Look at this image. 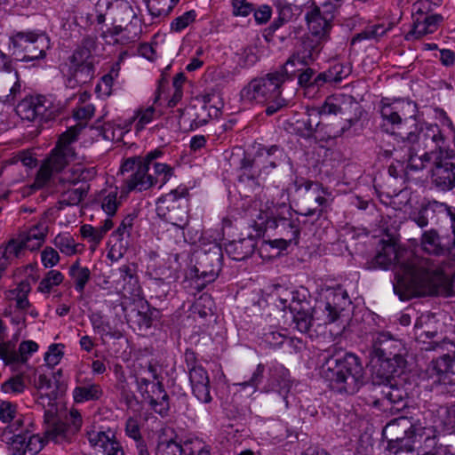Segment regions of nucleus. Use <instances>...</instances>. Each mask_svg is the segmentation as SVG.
Wrapping results in <instances>:
<instances>
[{
    "label": "nucleus",
    "instance_id": "nucleus-46",
    "mask_svg": "<svg viewBox=\"0 0 455 455\" xmlns=\"http://www.w3.org/2000/svg\"><path fill=\"white\" fill-rule=\"evenodd\" d=\"M150 166L153 167V173H151L153 184L154 186L158 185L159 188H163L173 175V169L166 164L158 163L154 160Z\"/></svg>",
    "mask_w": 455,
    "mask_h": 455
},
{
    "label": "nucleus",
    "instance_id": "nucleus-18",
    "mask_svg": "<svg viewBox=\"0 0 455 455\" xmlns=\"http://www.w3.org/2000/svg\"><path fill=\"white\" fill-rule=\"evenodd\" d=\"M413 433L416 442L422 449L421 455H453L444 445H437L436 431L432 426H427L419 420L414 422Z\"/></svg>",
    "mask_w": 455,
    "mask_h": 455
},
{
    "label": "nucleus",
    "instance_id": "nucleus-19",
    "mask_svg": "<svg viewBox=\"0 0 455 455\" xmlns=\"http://www.w3.org/2000/svg\"><path fill=\"white\" fill-rule=\"evenodd\" d=\"M431 181L439 190L447 191L455 188V164L447 156L435 158L431 170Z\"/></svg>",
    "mask_w": 455,
    "mask_h": 455
},
{
    "label": "nucleus",
    "instance_id": "nucleus-20",
    "mask_svg": "<svg viewBox=\"0 0 455 455\" xmlns=\"http://www.w3.org/2000/svg\"><path fill=\"white\" fill-rule=\"evenodd\" d=\"M422 250L435 256H449L455 259L454 242L446 236H441L436 230L425 231L421 235Z\"/></svg>",
    "mask_w": 455,
    "mask_h": 455
},
{
    "label": "nucleus",
    "instance_id": "nucleus-5",
    "mask_svg": "<svg viewBox=\"0 0 455 455\" xmlns=\"http://www.w3.org/2000/svg\"><path fill=\"white\" fill-rule=\"evenodd\" d=\"M31 427L29 421L17 419L3 429L0 439L5 444L8 455H36L43 450L46 441L35 434Z\"/></svg>",
    "mask_w": 455,
    "mask_h": 455
},
{
    "label": "nucleus",
    "instance_id": "nucleus-37",
    "mask_svg": "<svg viewBox=\"0 0 455 455\" xmlns=\"http://www.w3.org/2000/svg\"><path fill=\"white\" fill-rule=\"evenodd\" d=\"M379 361V375L380 378L384 379V381H389L395 375H400L406 363L397 364L398 360L396 357H388V356H378Z\"/></svg>",
    "mask_w": 455,
    "mask_h": 455
},
{
    "label": "nucleus",
    "instance_id": "nucleus-64",
    "mask_svg": "<svg viewBox=\"0 0 455 455\" xmlns=\"http://www.w3.org/2000/svg\"><path fill=\"white\" fill-rule=\"evenodd\" d=\"M232 13L236 17H247L253 12L254 4L248 0H232Z\"/></svg>",
    "mask_w": 455,
    "mask_h": 455
},
{
    "label": "nucleus",
    "instance_id": "nucleus-35",
    "mask_svg": "<svg viewBox=\"0 0 455 455\" xmlns=\"http://www.w3.org/2000/svg\"><path fill=\"white\" fill-rule=\"evenodd\" d=\"M68 275L74 283L75 290L83 293L91 279V270L87 267L81 266L80 261L76 260L69 267Z\"/></svg>",
    "mask_w": 455,
    "mask_h": 455
},
{
    "label": "nucleus",
    "instance_id": "nucleus-22",
    "mask_svg": "<svg viewBox=\"0 0 455 455\" xmlns=\"http://www.w3.org/2000/svg\"><path fill=\"white\" fill-rule=\"evenodd\" d=\"M89 443L105 455H125L122 444L111 429L87 432Z\"/></svg>",
    "mask_w": 455,
    "mask_h": 455
},
{
    "label": "nucleus",
    "instance_id": "nucleus-58",
    "mask_svg": "<svg viewBox=\"0 0 455 455\" xmlns=\"http://www.w3.org/2000/svg\"><path fill=\"white\" fill-rule=\"evenodd\" d=\"M80 234L82 237L91 243L93 247H96L98 244H100L104 237L99 228H94L89 224L81 226Z\"/></svg>",
    "mask_w": 455,
    "mask_h": 455
},
{
    "label": "nucleus",
    "instance_id": "nucleus-39",
    "mask_svg": "<svg viewBox=\"0 0 455 455\" xmlns=\"http://www.w3.org/2000/svg\"><path fill=\"white\" fill-rule=\"evenodd\" d=\"M75 156L68 155L59 148L54 147L52 149L50 156L44 161V163L55 173L60 174L68 166V162Z\"/></svg>",
    "mask_w": 455,
    "mask_h": 455
},
{
    "label": "nucleus",
    "instance_id": "nucleus-26",
    "mask_svg": "<svg viewBox=\"0 0 455 455\" xmlns=\"http://www.w3.org/2000/svg\"><path fill=\"white\" fill-rule=\"evenodd\" d=\"M329 30H308L300 36V49L302 55H310V63L320 52L321 44L329 38Z\"/></svg>",
    "mask_w": 455,
    "mask_h": 455
},
{
    "label": "nucleus",
    "instance_id": "nucleus-21",
    "mask_svg": "<svg viewBox=\"0 0 455 455\" xmlns=\"http://www.w3.org/2000/svg\"><path fill=\"white\" fill-rule=\"evenodd\" d=\"M380 387L381 398L373 402L374 406L383 405L384 410L399 411L406 407L407 392L402 387L389 381Z\"/></svg>",
    "mask_w": 455,
    "mask_h": 455
},
{
    "label": "nucleus",
    "instance_id": "nucleus-56",
    "mask_svg": "<svg viewBox=\"0 0 455 455\" xmlns=\"http://www.w3.org/2000/svg\"><path fill=\"white\" fill-rule=\"evenodd\" d=\"M46 37L44 35H37L34 40L28 45L27 48L24 49V52L26 53L25 57H28L29 59H37L39 57H42L44 52V41Z\"/></svg>",
    "mask_w": 455,
    "mask_h": 455
},
{
    "label": "nucleus",
    "instance_id": "nucleus-59",
    "mask_svg": "<svg viewBox=\"0 0 455 455\" xmlns=\"http://www.w3.org/2000/svg\"><path fill=\"white\" fill-rule=\"evenodd\" d=\"M17 419H23L17 416L16 405L9 401L0 403V419L4 423H12Z\"/></svg>",
    "mask_w": 455,
    "mask_h": 455
},
{
    "label": "nucleus",
    "instance_id": "nucleus-23",
    "mask_svg": "<svg viewBox=\"0 0 455 455\" xmlns=\"http://www.w3.org/2000/svg\"><path fill=\"white\" fill-rule=\"evenodd\" d=\"M168 432L173 434L172 428H163L160 440L156 447V455H197L199 451L198 441L186 440L182 444L175 442L172 437L167 440L163 435H168Z\"/></svg>",
    "mask_w": 455,
    "mask_h": 455
},
{
    "label": "nucleus",
    "instance_id": "nucleus-2",
    "mask_svg": "<svg viewBox=\"0 0 455 455\" xmlns=\"http://www.w3.org/2000/svg\"><path fill=\"white\" fill-rule=\"evenodd\" d=\"M278 301L283 309L289 308L295 328L301 333H307L314 323L318 326L335 323L351 305L347 291L340 286L324 290L314 307L306 290H282Z\"/></svg>",
    "mask_w": 455,
    "mask_h": 455
},
{
    "label": "nucleus",
    "instance_id": "nucleus-1",
    "mask_svg": "<svg viewBox=\"0 0 455 455\" xmlns=\"http://www.w3.org/2000/svg\"><path fill=\"white\" fill-rule=\"evenodd\" d=\"M372 263L383 269L394 265V291L401 299L446 293L455 274L454 261L435 263L388 243L382 244Z\"/></svg>",
    "mask_w": 455,
    "mask_h": 455
},
{
    "label": "nucleus",
    "instance_id": "nucleus-8",
    "mask_svg": "<svg viewBox=\"0 0 455 455\" xmlns=\"http://www.w3.org/2000/svg\"><path fill=\"white\" fill-rule=\"evenodd\" d=\"M416 114L417 105L411 100L383 99L380 101L381 128L386 132L394 133L409 122H414Z\"/></svg>",
    "mask_w": 455,
    "mask_h": 455
},
{
    "label": "nucleus",
    "instance_id": "nucleus-41",
    "mask_svg": "<svg viewBox=\"0 0 455 455\" xmlns=\"http://www.w3.org/2000/svg\"><path fill=\"white\" fill-rule=\"evenodd\" d=\"M28 387V378L24 373H18L1 384V391L11 395L23 394Z\"/></svg>",
    "mask_w": 455,
    "mask_h": 455
},
{
    "label": "nucleus",
    "instance_id": "nucleus-25",
    "mask_svg": "<svg viewBox=\"0 0 455 455\" xmlns=\"http://www.w3.org/2000/svg\"><path fill=\"white\" fill-rule=\"evenodd\" d=\"M291 388L290 373L287 369L282 365H275L269 368L268 378L266 386L263 387L265 392H277L283 395L284 402L288 404L286 395Z\"/></svg>",
    "mask_w": 455,
    "mask_h": 455
},
{
    "label": "nucleus",
    "instance_id": "nucleus-53",
    "mask_svg": "<svg viewBox=\"0 0 455 455\" xmlns=\"http://www.w3.org/2000/svg\"><path fill=\"white\" fill-rule=\"evenodd\" d=\"M155 114L156 109L153 106L139 108L132 117L133 121H136L135 130L140 132L145 129L153 121Z\"/></svg>",
    "mask_w": 455,
    "mask_h": 455
},
{
    "label": "nucleus",
    "instance_id": "nucleus-34",
    "mask_svg": "<svg viewBox=\"0 0 455 455\" xmlns=\"http://www.w3.org/2000/svg\"><path fill=\"white\" fill-rule=\"evenodd\" d=\"M413 425L414 423L411 424L405 438L397 439L394 443H390L391 448L395 449V455H421L422 449H419V443L414 437Z\"/></svg>",
    "mask_w": 455,
    "mask_h": 455
},
{
    "label": "nucleus",
    "instance_id": "nucleus-42",
    "mask_svg": "<svg viewBox=\"0 0 455 455\" xmlns=\"http://www.w3.org/2000/svg\"><path fill=\"white\" fill-rule=\"evenodd\" d=\"M315 195V202L318 204L317 208L308 209L303 216H316L319 219L323 212L331 205L332 202L331 193L327 188L321 186L319 190L313 193Z\"/></svg>",
    "mask_w": 455,
    "mask_h": 455
},
{
    "label": "nucleus",
    "instance_id": "nucleus-54",
    "mask_svg": "<svg viewBox=\"0 0 455 455\" xmlns=\"http://www.w3.org/2000/svg\"><path fill=\"white\" fill-rule=\"evenodd\" d=\"M185 362L188 367L189 380L192 384L193 392H196L195 383L199 382V371L197 369V357L196 353L192 349L188 348L185 352Z\"/></svg>",
    "mask_w": 455,
    "mask_h": 455
},
{
    "label": "nucleus",
    "instance_id": "nucleus-50",
    "mask_svg": "<svg viewBox=\"0 0 455 455\" xmlns=\"http://www.w3.org/2000/svg\"><path fill=\"white\" fill-rule=\"evenodd\" d=\"M87 195V188H77L68 189L61 194L59 204L60 208L64 206L77 205Z\"/></svg>",
    "mask_w": 455,
    "mask_h": 455
},
{
    "label": "nucleus",
    "instance_id": "nucleus-11",
    "mask_svg": "<svg viewBox=\"0 0 455 455\" xmlns=\"http://www.w3.org/2000/svg\"><path fill=\"white\" fill-rule=\"evenodd\" d=\"M275 12H274L272 6L267 4H254L252 14L255 24L264 26L274 16L269 28H280L292 20L294 14L290 4L278 1L275 3Z\"/></svg>",
    "mask_w": 455,
    "mask_h": 455
},
{
    "label": "nucleus",
    "instance_id": "nucleus-3",
    "mask_svg": "<svg viewBox=\"0 0 455 455\" xmlns=\"http://www.w3.org/2000/svg\"><path fill=\"white\" fill-rule=\"evenodd\" d=\"M321 375L328 387L339 394L355 395L364 384V370L358 356L334 354L322 365Z\"/></svg>",
    "mask_w": 455,
    "mask_h": 455
},
{
    "label": "nucleus",
    "instance_id": "nucleus-60",
    "mask_svg": "<svg viewBox=\"0 0 455 455\" xmlns=\"http://www.w3.org/2000/svg\"><path fill=\"white\" fill-rule=\"evenodd\" d=\"M38 350V345L33 340H25L22 341L18 351H16V355H18L17 363H25L28 357L31 356L34 353Z\"/></svg>",
    "mask_w": 455,
    "mask_h": 455
},
{
    "label": "nucleus",
    "instance_id": "nucleus-29",
    "mask_svg": "<svg viewBox=\"0 0 455 455\" xmlns=\"http://www.w3.org/2000/svg\"><path fill=\"white\" fill-rule=\"evenodd\" d=\"M103 395V389L100 384L91 379H84L72 392L74 402L83 403L89 401H98Z\"/></svg>",
    "mask_w": 455,
    "mask_h": 455
},
{
    "label": "nucleus",
    "instance_id": "nucleus-16",
    "mask_svg": "<svg viewBox=\"0 0 455 455\" xmlns=\"http://www.w3.org/2000/svg\"><path fill=\"white\" fill-rule=\"evenodd\" d=\"M451 207L446 203L428 201L422 204L419 211L412 212L410 219L421 228L429 224L438 226L448 220L451 213Z\"/></svg>",
    "mask_w": 455,
    "mask_h": 455
},
{
    "label": "nucleus",
    "instance_id": "nucleus-9",
    "mask_svg": "<svg viewBox=\"0 0 455 455\" xmlns=\"http://www.w3.org/2000/svg\"><path fill=\"white\" fill-rule=\"evenodd\" d=\"M61 106L44 95L26 97L16 107V113L29 122L44 123L60 114Z\"/></svg>",
    "mask_w": 455,
    "mask_h": 455
},
{
    "label": "nucleus",
    "instance_id": "nucleus-24",
    "mask_svg": "<svg viewBox=\"0 0 455 455\" xmlns=\"http://www.w3.org/2000/svg\"><path fill=\"white\" fill-rule=\"evenodd\" d=\"M374 349L378 356L396 357L397 364L406 363V348L399 339H392L387 333H379L374 341Z\"/></svg>",
    "mask_w": 455,
    "mask_h": 455
},
{
    "label": "nucleus",
    "instance_id": "nucleus-38",
    "mask_svg": "<svg viewBox=\"0 0 455 455\" xmlns=\"http://www.w3.org/2000/svg\"><path fill=\"white\" fill-rule=\"evenodd\" d=\"M83 130L81 125L69 127L66 132L60 135L56 148H59L68 155L76 156V151L73 144L78 140L79 135Z\"/></svg>",
    "mask_w": 455,
    "mask_h": 455
},
{
    "label": "nucleus",
    "instance_id": "nucleus-7",
    "mask_svg": "<svg viewBox=\"0 0 455 455\" xmlns=\"http://www.w3.org/2000/svg\"><path fill=\"white\" fill-rule=\"evenodd\" d=\"M162 156L163 151L156 148L148 152L145 156H132L125 159L120 167V172L122 174L125 172H131V174L124 181L122 193L143 192L155 187L149 172L150 164L152 161Z\"/></svg>",
    "mask_w": 455,
    "mask_h": 455
},
{
    "label": "nucleus",
    "instance_id": "nucleus-28",
    "mask_svg": "<svg viewBox=\"0 0 455 455\" xmlns=\"http://www.w3.org/2000/svg\"><path fill=\"white\" fill-rule=\"evenodd\" d=\"M310 64V55H302L298 51L294 52L279 69L273 71L280 76L283 84L287 80H291L297 72L301 71L304 67Z\"/></svg>",
    "mask_w": 455,
    "mask_h": 455
},
{
    "label": "nucleus",
    "instance_id": "nucleus-48",
    "mask_svg": "<svg viewBox=\"0 0 455 455\" xmlns=\"http://www.w3.org/2000/svg\"><path fill=\"white\" fill-rule=\"evenodd\" d=\"M63 280L64 275L60 271L50 270L40 281L37 291L44 294H50L54 287L59 286Z\"/></svg>",
    "mask_w": 455,
    "mask_h": 455
},
{
    "label": "nucleus",
    "instance_id": "nucleus-57",
    "mask_svg": "<svg viewBox=\"0 0 455 455\" xmlns=\"http://www.w3.org/2000/svg\"><path fill=\"white\" fill-rule=\"evenodd\" d=\"M342 98L332 95L328 97L319 109L320 115H337L342 112Z\"/></svg>",
    "mask_w": 455,
    "mask_h": 455
},
{
    "label": "nucleus",
    "instance_id": "nucleus-10",
    "mask_svg": "<svg viewBox=\"0 0 455 455\" xmlns=\"http://www.w3.org/2000/svg\"><path fill=\"white\" fill-rule=\"evenodd\" d=\"M452 358L450 355L443 356L432 361L427 367L426 374L429 386L434 387H441V392L455 395V372L451 371Z\"/></svg>",
    "mask_w": 455,
    "mask_h": 455
},
{
    "label": "nucleus",
    "instance_id": "nucleus-52",
    "mask_svg": "<svg viewBox=\"0 0 455 455\" xmlns=\"http://www.w3.org/2000/svg\"><path fill=\"white\" fill-rule=\"evenodd\" d=\"M125 433L127 436L132 438L135 441L137 452H140V446H143L144 449H148L145 441L141 437L140 427L138 419L129 418L126 420Z\"/></svg>",
    "mask_w": 455,
    "mask_h": 455
},
{
    "label": "nucleus",
    "instance_id": "nucleus-15",
    "mask_svg": "<svg viewBox=\"0 0 455 455\" xmlns=\"http://www.w3.org/2000/svg\"><path fill=\"white\" fill-rule=\"evenodd\" d=\"M138 391L149 403L153 410L164 416L169 409V396L160 381L154 382L141 376L136 377Z\"/></svg>",
    "mask_w": 455,
    "mask_h": 455
},
{
    "label": "nucleus",
    "instance_id": "nucleus-13",
    "mask_svg": "<svg viewBox=\"0 0 455 455\" xmlns=\"http://www.w3.org/2000/svg\"><path fill=\"white\" fill-rule=\"evenodd\" d=\"M48 229L47 218L44 216L25 228L16 237L11 240L14 241V244L19 247L20 253L23 256L25 251H34L43 246L46 240Z\"/></svg>",
    "mask_w": 455,
    "mask_h": 455
},
{
    "label": "nucleus",
    "instance_id": "nucleus-62",
    "mask_svg": "<svg viewBox=\"0 0 455 455\" xmlns=\"http://www.w3.org/2000/svg\"><path fill=\"white\" fill-rule=\"evenodd\" d=\"M36 36L37 35L32 31H19L14 36H11L10 39L14 48L23 52Z\"/></svg>",
    "mask_w": 455,
    "mask_h": 455
},
{
    "label": "nucleus",
    "instance_id": "nucleus-47",
    "mask_svg": "<svg viewBox=\"0 0 455 455\" xmlns=\"http://www.w3.org/2000/svg\"><path fill=\"white\" fill-rule=\"evenodd\" d=\"M228 253L235 260H243L252 252V244L249 240H239L230 243L227 247Z\"/></svg>",
    "mask_w": 455,
    "mask_h": 455
},
{
    "label": "nucleus",
    "instance_id": "nucleus-30",
    "mask_svg": "<svg viewBox=\"0 0 455 455\" xmlns=\"http://www.w3.org/2000/svg\"><path fill=\"white\" fill-rule=\"evenodd\" d=\"M136 269L134 263L124 264L118 268L123 291L132 297H139L141 291Z\"/></svg>",
    "mask_w": 455,
    "mask_h": 455
},
{
    "label": "nucleus",
    "instance_id": "nucleus-32",
    "mask_svg": "<svg viewBox=\"0 0 455 455\" xmlns=\"http://www.w3.org/2000/svg\"><path fill=\"white\" fill-rule=\"evenodd\" d=\"M334 12L331 6H323V9L314 7L306 14V20L309 28H328L331 27Z\"/></svg>",
    "mask_w": 455,
    "mask_h": 455
},
{
    "label": "nucleus",
    "instance_id": "nucleus-33",
    "mask_svg": "<svg viewBox=\"0 0 455 455\" xmlns=\"http://www.w3.org/2000/svg\"><path fill=\"white\" fill-rule=\"evenodd\" d=\"M275 228L283 235L280 240L283 243V247L286 248L289 244L297 243L300 235V221L299 217L293 215L282 222L277 223Z\"/></svg>",
    "mask_w": 455,
    "mask_h": 455
},
{
    "label": "nucleus",
    "instance_id": "nucleus-17",
    "mask_svg": "<svg viewBox=\"0 0 455 455\" xmlns=\"http://www.w3.org/2000/svg\"><path fill=\"white\" fill-rule=\"evenodd\" d=\"M21 92L19 74L9 57L0 51V93L6 102H13Z\"/></svg>",
    "mask_w": 455,
    "mask_h": 455
},
{
    "label": "nucleus",
    "instance_id": "nucleus-4",
    "mask_svg": "<svg viewBox=\"0 0 455 455\" xmlns=\"http://www.w3.org/2000/svg\"><path fill=\"white\" fill-rule=\"evenodd\" d=\"M280 79L274 72L252 78L240 91V100L248 105H267L266 114L272 116L287 105V100L282 96L283 83Z\"/></svg>",
    "mask_w": 455,
    "mask_h": 455
},
{
    "label": "nucleus",
    "instance_id": "nucleus-55",
    "mask_svg": "<svg viewBox=\"0 0 455 455\" xmlns=\"http://www.w3.org/2000/svg\"><path fill=\"white\" fill-rule=\"evenodd\" d=\"M53 174L55 173L44 163H43L36 175L34 183L27 188L28 190V194L32 190L41 189L48 185Z\"/></svg>",
    "mask_w": 455,
    "mask_h": 455
},
{
    "label": "nucleus",
    "instance_id": "nucleus-40",
    "mask_svg": "<svg viewBox=\"0 0 455 455\" xmlns=\"http://www.w3.org/2000/svg\"><path fill=\"white\" fill-rule=\"evenodd\" d=\"M117 196L118 188L116 187L102 190L99 195L101 209L108 217L114 216L121 204Z\"/></svg>",
    "mask_w": 455,
    "mask_h": 455
},
{
    "label": "nucleus",
    "instance_id": "nucleus-49",
    "mask_svg": "<svg viewBox=\"0 0 455 455\" xmlns=\"http://www.w3.org/2000/svg\"><path fill=\"white\" fill-rule=\"evenodd\" d=\"M414 130L409 132L406 134V140L410 143H415L417 142L420 136H423L425 140H431V138H434L438 133V125L437 124H425V127L423 125H419L414 122H412Z\"/></svg>",
    "mask_w": 455,
    "mask_h": 455
},
{
    "label": "nucleus",
    "instance_id": "nucleus-14",
    "mask_svg": "<svg viewBox=\"0 0 455 455\" xmlns=\"http://www.w3.org/2000/svg\"><path fill=\"white\" fill-rule=\"evenodd\" d=\"M185 195L184 190L179 193L178 190H172L160 197L156 201V212L157 216L163 220L176 226L183 227L187 222V212L180 206L179 199Z\"/></svg>",
    "mask_w": 455,
    "mask_h": 455
},
{
    "label": "nucleus",
    "instance_id": "nucleus-45",
    "mask_svg": "<svg viewBox=\"0 0 455 455\" xmlns=\"http://www.w3.org/2000/svg\"><path fill=\"white\" fill-rule=\"evenodd\" d=\"M30 291L28 283H21L16 288L7 291L6 297L9 300L14 302L18 309L25 310L29 307L28 294Z\"/></svg>",
    "mask_w": 455,
    "mask_h": 455
},
{
    "label": "nucleus",
    "instance_id": "nucleus-44",
    "mask_svg": "<svg viewBox=\"0 0 455 455\" xmlns=\"http://www.w3.org/2000/svg\"><path fill=\"white\" fill-rule=\"evenodd\" d=\"M53 244L67 256H73L81 251V244L76 243L69 233H60L53 240Z\"/></svg>",
    "mask_w": 455,
    "mask_h": 455
},
{
    "label": "nucleus",
    "instance_id": "nucleus-61",
    "mask_svg": "<svg viewBox=\"0 0 455 455\" xmlns=\"http://www.w3.org/2000/svg\"><path fill=\"white\" fill-rule=\"evenodd\" d=\"M285 339V334L281 333L280 331L273 329H269L267 331H265L262 335V341L266 343L267 346L272 348L280 347L283 344Z\"/></svg>",
    "mask_w": 455,
    "mask_h": 455
},
{
    "label": "nucleus",
    "instance_id": "nucleus-63",
    "mask_svg": "<svg viewBox=\"0 0 455 455\" xmlns=\"http://www.w3.org/2000/svg\"><path fill=\"white\" fill-rule=\"evenodd\" d=\"M186 77L183 73L177 74L172 82L174 89L172 98L168 100V107L173 108L182 98V85L185 83Z\"/></svg>",
    "mask_w": 455,
    "mask_h": 455
},
{
    "label": "nucleus",
    "instance_id": "nucleus-27",
    "mask_svg": "<svg viewBox=\"0 0 455 455\" xmlns=\"http://www.w3.org/2000/svg\"><path fill=\"white\" fill-rule=\"evenodd\" d=\"M295 215L291 206L285 203L275 204L267 202L266 209L261 210L259 220L265 222L269 228L275 227L277 223Z\"/></svg>",
    "mask_w": 455,
    "mask_h": 455
},
{
    "label": "nucleus",
    "instance_id": "nucleus-36",
    "mask_svg": "<svg viewBox=\"0 0 455 455\" xmlns=\"http://www.w3.org/2000/svg\"><path fill=\"white\" fill-rule=\"evenodd\" d=\"M45 441H53L56 443H63L69 442L74 436L72 431L67 426V423L62 420H56L50 425L45 430Z\"/></svg>",
    "mask_w": 455,
    "mask_h": 455
},
{
    "label": "nucleus",
    "instance_id": "nucleus-12",
    "mask_svg": "<svg viewBox=\"0 0 455 455\" xmlns=\"http://www.w3.org/2000/svg\"><path fill=\"white\" fill-rule=\"evenodd\" d=\"M220 234H216L212 241L209 243L203 242L204 236L201 235V279L205 283L213 282L219 275L221 268L222 251L218 243Z\"/></svg>",
    "mask_w": 455,
    "mask_h": 455
},
{
    "label": "nucleus",
    "instance_id": "nucleus-6",
    "mask_svg": "<svg viewBox=\"0 0 455 455\" xmlns=\"http://www.w3.org/2000/svg\"><path fill=\"white\" fill-rule=\"evenodd\" d=\"M96 48V39L92 36L84 38L68 58L69 66L66 74L65 84L69 88H76L90 83L95 75L97 57L93 54Z\"/></svg>",
    "mask_w": 455,
    "mask_h": 455
},
{
    "label": "nucleus",
    "instance_id": "nucleus-43",
    "mask_svg": "<svg viewBox=\"0 0 455 455\" xmlns=\"http://www.w3.org/2000/svg\"><path fill=\"white\" fill-rule=\"evenodd\" d=\"M22 257L19 247L14 244L13 240H9L0 246V277L14 259Z\"/></svg>",
    "mask_w": 455,
    "mask_h": 455
},
{
    "label": "nucleus",
    "instance_id": "nucleus-31",
    "mask_svg": "<svg viewBox=\"0 0 455 455\" xmlns=\"http://www.w3.org/2000/svg\"><path fill=\"white\" fill-rule=\"evenodd\" d=\"M203 105L201 106V125L207 123L208 119L218 118L220 109L223 107V101L220 94L213 90L211 93L203 96Z\"/></svg>",
    "mask_w": 455,
    "mask_h": 455
},
{
    "label": "nucleus",
    "instance_id": "nucleus-51",
    "mask_svg": "<svg viewBox=\"0 0 455 455\" xmlns=\"http://www.w3.org/2000/svg\"><path fill=\"white\" fill-rule=\"evenodd\" d=\"M179 0H146L147 7L153 16L167 15Z\"/></svg>",
    "mask_w": 455,
    "mask_h": 455
}]
</instances>
